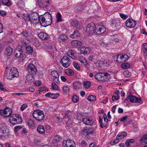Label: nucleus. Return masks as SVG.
<instances>
[{"mask_svg":"<svg viewBox=\"0 0 147 147\" xmlns=\"http://www.w3.org/2000/svg\"><path fill=\"white\" fill-rule=\"evenodd\" d=\"M9 122L12 125H15L16 124L20 123L22 122L21 118L18 115H12L11 116L8 120Z\"/></svg>","mask_w":147,"mask_h":147,"instance_id":"f257e3e1","label":"nucleus"},{"mask_svg":"<svg viewBox=\"0 0 147 147\" xmlns=\"http://www.w3.org/2000/svg\"><path fill=\"white\" fill-rule=\"evenodd\" d=\"M7 79L10 80H13L14 78H17L19 76V72L16 68L13 67L10 70L9 72L7 74Z\"/></svg>","mask_w":147,"mask_h":147,"instance_id":"f03ea898","label":"nucleus"},{"mask_svg":"<svg viewBox=\"0 0 147 147\" xmlns=\"http://www.w3.org/2000/svg\"><path fill=\"white\" fill-rule=\"evenodd\" d=\"M8 130L5 125H3L0 128V139H5L9 136Z\"/></svg>","mask_w":147,"mask_h":147,"instance_id":"7ed1b4c3","label":"nucleus"},{"mask_svg":"<svg viewBox=\"0 0 147 147\" xmlns=\"http://www.w3.org/2000/svg\"><path fill=\"white\" fill-rule=\"evenodd\" d=\"M33 117L38 121L42 120L44 118L43 112L39 110H35L32 113Z\"/></svg>","mask_w":147,"mask_h":147,"instance_id":"20e7f679","label":"nucleus"},{"mask_svg":"<svg viewBox=\"0 0 147 147\" xmlns=\"http://www.w3.org/2000/svg\"><path fill=\"white\" fill-rule=\"evenodd\" d=\"M86 32L88 34H93L96 32L95 24L93 23L89 24L87 26Z\"/></svg>","mask_w":147,"mask_h":147,"instance_id":"39448f33","label":"nucleus"},{"mask_svg":"<svg viewBox=\"0 0 147 147\" xmlns=\"http://www.w3.org/2000/svg\"><path fill=\"white\" fill-rule=\"evenodd\" d=\"M12 113L11 109L9 107H6L4 110H0V114L6 117L10 116Z\"/></svg>","mask_w":147,"mask_h":147,"instance_id":"423d86ee","label":"nucleus"},{"mask_svg":"<svg viewBox=\"0 0 147 147\" xmlns=\"http://www.w3.org/2000/svg\"><path fill=\"white\" fill-rule=\"evenodd\" d=\"M129 99L130 102H131L139 103L140 104L142 103V101L140 98H138L135 96H127L126 100Z\"/></svg>","mask_w":147,"mask_h":147,"instance_id":"0eeeda50","label":"nucleus"},{"mask_svg":"<svg viewBox=\"0 0 147 147\" xmlns=\"http://www.w3.org/2000/svg\"><path fill=\"white\" fill-rule=\"evenodd\" d=\"M63 145L64 147H75V142L71 140H67L63 142Z\"/></svg>","mask_w":147,"mask_h":147,"instance_id":"6e6552de","label":"nucleus"},{"mask_svg":"<svg viewBox=\"0 0 147 147\" xmlns=\"http://www.w3.org/2000/svg\"><path fill=\"white\" fill-rule=\"evenodd\" d=\"M46 20V25H44L45 26H48L50 25L52 23V18L51 14L48 12H46L44 14Z\"/></svg>","mask_w":147,"mask_h":147,"instance_id":"1a4fd4ad","label":"nucleus"},{"mask_svg":"<svg viewBox=\"0 0 147 147\" xmlns=\"http://www.w3.org/2000/svg\"><path fill=\"white\" fill-rule=\"evenodd\" d=\"M136 24V22L131 19H127L125 25L126 27L129 28H134Z\"/></svg>","mask_w":147,"mask_h":147,"instance_id":"9d476101","label":"nucleus"},{"mask_svg":"<svg viewBox=\"0 0 147 147\" xmlns=\"http://www.w3.org/2000/svg\"><path fill=\"white\" fill-rule=\"evenodd\" d=\"M49 4V0H38L37 5L40 7L44 8L48 6Z\"/></svg>","mask_w":147,"mask_h":147,"instance_id":"9b49d317","label":"nucleus"},{"mask_svg":"<svg viewBox=\"0 0 147 147\" xmlns=\"http://www.w3.org/2000/svg\"><path fill=\"white\" fill-rule=\"evenodd\" d=\"M22 46L21 45H19L16 48L14 51L15 56L16 57H19L22 55L23 53L22 50Z\"/></svg>","mask_w":147,"mask_h":147,"instance_id":"f8f14e48","label":"nucleus"},{"mask_svg":"<svg viewBox=\"0 0 147 147\" xmlns=\"http://www.w3.org/2000/svg\"><path fill=\"white\" fill-rule=\"evenodd\" d=\"M51 75L53 77V80L56 83L59 82V74L58 72L56 71H53L51 72Z\"/></svg>","mask_w":147,"mask_h":147,"instance_id":"ddd939ff","label":"nucleus"},{"mask_svg":"<svg viewBox=\"0 0 147 147\" xmlns=\"http://www.w3.org/2000/svg\"><path fill=\"white\" fill-rule=\"evenodd\" d=\"M94 130V129L92 127H85L83 128L82 130V132L84 135L88 136L90 134H92Z\"/></svg>","mask_w":147,"mask_h":147,"instance_id":"4468645a","label":"nucleus"},{"mask_svg":"<svg viewBox=\"0 0 147 147\" xmlns=\"http://www.w3.org/2000/svg\"><path fill=\"white\" fill-rule=\"evenodd\" d=\"M27 68L28 72H31L33 74H36L37 70L34 65H28Z\"/></svg>","mask_w":147,"mask_h":147,"instance_id":"2eb2a0df","label":"nucleus"},{"mask_svg":"<svg viewBox=\"0 0 147 147\" xmlns=\"http://www.w3.org/2000/svg\"><path fill=\"white\" fill-rule=\"evenodd\" d=\"M61 62L63 64H70L71 63V61L70 60L69 58L67 56H64L61 59Z\"/></svg>","mask_w":147,"mask_h":147,"instance_id":"dca6fc26","label":"nucleus"},{"mask_svg":"<svg viewBox=\"0 0 147 147\" xmlns=\"http://www.w3.org/2000/svg\"><path fill=\"white\" fill-rule=\"evenodd\" d=\"M31 22H33L34 21L37 20L39 17V15L36 12H33L31 13L30 14Z\"/></svg>","mask_w":147,"mask_h":147,"instance_id":"f3484780","label":"nucleus"},{"mask_svg":"<svg viewBox=\"0 0 147 147\" xmlns=\"http://www.w3.org/2000/svg\"><path fill=\"white\" fill-rule=\"evenodd\" d=\"M82 121L85 124L89 125H92L93 123L92 120L88 117L84 118L82 119Z\"/></svg>","mask_w":147,"mask_h":147,"instance_id":"a211bd4d","label":"nucleus"},{"mask_svg":"<svg viewBox=\"0 0 147 147\" xmlns=\"http://www.w3.org/2000/svg\"><path fill=\"white\" fill-rule=\"evenodd\" d=\"M141 53H142L144 57L147 56V43H144L141 48Z\"/></svg>","mask_w":147,"mask_h":147,"instance_id":"6ab92c4d","label":"nucleus"},{"mask_svg":"<svg viewBox=\"0 0 147 147\" xmlns=\"http://www.w3.org/2000/svg\"><path fill=\"white\" fill-rule=\"evenodd\" d=\"M94 77L98 81H104L105 80V78L102 73H98L96 74Z\"/></svg>","mask_w":147,"mask_h":147,"instance_id":"aec40b11","label":"nucleus"},{"mask_svg":"<svg viewBox=\"0 0 147 147\" xmlns=\"http://www.w3.org/2000/svg\"><path fill=\"white\" fill-rule=\"evenodd\" d=\"M38 36L42 39L47 40L48 39L49 36L47 34L43 32H40L38 34Z\"/></svg>","mask_w":147,"mask_h":147,"instance_id":"412c9836","label":"nucleus"},{"mask_svg":"<svg viewBox=\"0 0 147 147\" xmlns=\"http://www.w3.org/2000/svg\"><path fill=\"white\" fill-rule=\"evenodd\" d=\"M38 20L40 21V23L42 26L44 27L47 26H44V25H46V23H45V22L46 20L45 16H44L42 15H40Z\"/></svg>","mask_w":147,"mask_h":147,"instance_id":"4be33fe9","label":"nucleus"},{"mask_svg":"<svg viewBox=\"0 0 147 147\" xmlns=\"http://www.w3.org/2000/svg\"><path fill=\"white\" fill-rule=\"evenodd\" d=\"M106 31V28L103 26H101L98 27V29L97 28L96 34H102L105 32Z\"/></svg>","mask_w":147,"mask_h":147,"instance_id":"5701e85b","label":"nucleus"},{"mask_svg":"<svg viewBox=\"0 0 147 147\" xmlns=\"http://www.w3.org/2000/svg\"><path fill=\"white\" fill-rule=\"evenodd\" d=\"M90 48L89 47H83L80 49V53L82 54H86L90 52Z\"/></svg>","mask_w":147,"mask_h":147,"instance_id":"b1692460","label":"nucleus"},{"mask_svg":"<svg viewBox=\"0 0 147 147\" xmlns=\"http://www.w3.org/2000/svg\"><path fill=\"white\" fill-rule=\"evenodd\" d=\"M67 55L74 59H75L77 58V57L76 55V54L74 53V51L71 50H68Z\"/></svg>","mask_w":147,"mask_h":147,"instance_id":"393cba45","label":"nucleus"},{"mask_svg":"<svg viewBox=\"0 0 147 147\" xmlns=\"http://www.w3.org/2000/svg\"><path fill=\"white\" fill-rule=\"evenodd\" d=\"M80 36V33L79 31L75 30L73 33L70 35V37L72 38H78Z\"/></svg>","mask_w":147,"mask_h":147,"instance_id":"a878e982","label":"nucleus"},{"mask_svg":"<svg viewBox=\"0 0 147 147\" xmlns=\"http://www.w3.org/2000/svg\"><path fill=\"white\" fill-rule=\"evenodd\" d=\"M13 49L11 47H7L5 50V55L10 56L12 54Z\"/></svg>","mask_w":147,"mask_h":147,"instance_id":"bb28decb","label":"nucleus"},{"mask_svg":"<svg viewBox=\"0 0 147 147\" xmlns=\"http://www.w3.org/2000/svg\"><path fill=\"white\" fill-rule=\"evenodd\" d=\"M71 45L74 47H76L78 46H80L82 45V42L79 40H73L71 42Z\"/></svg>","mask_w":147,"mask_h":147,"instance_id":"cd10ccee","label":"nucleus"},{"mask_svg":"<svg viewBox=\"0 0 147 147\" xmlns=\"http://www.w3.org/2000/svg\"><path fill=\"white\" fill-rule=\"evenodd\" d=\"M123 57H122V63L121 64H129L128 63H124L125 62L127 61L129 58V57L127 55L125 54H123Z\"/></svg>","mask_w":147,"mask_h":147,"instance_id":"c85d7f7f","label":"nucleus"},{"mask_svg":"<svg viewBox=\"0 0 147 147\" xmlns=\"http://www.w3.org/2000/svg\"><path fill=\"white\" fill-rule=\"evenodd\" d=\"M127 136V133L125 131H123L121 135L118 134L116 137V139L117 140L122 139L125 138Z\"/></svg>","mask_w":147,"mask_h":147,"instance_id":"c756f323","label":"nucleus"},{"mask_svg":"<svg viewBox=\"0 0 147 147\" xmlns=\"http://www.w3.org/2000/svg\"><path fill=\"white\" fill-rule=\"evenodd\" d=\"M37 131L40 134H44L45 133L44 127L42 125H38L37 129Z\"/></svg>","mask_w":147,"mask_h":147,"instance_id":"7c9ffc66","label":"nucleus"},{"mask_svg":"<svg viewBox=\"0 0 147 147\" xmlns=\"http://www.w3.org/2000/svg\"><path fill=\"white\" fill-rule=\"evenodd\" d=\"M26 0H19L18 2L17 5L20 8L23 7H24Z\"/></svg>","mask_w":147,"mask_h":147,"instance_id":"2f4dec72","label":"nucleus"},{"mask_svg":"<svg viewBox=\"0 0 147 147\" xmlns=\"http://www.w3.org/2000/svg\"><path fill=\"white\" fill-rule=\"evenodd\" d=\"M26 79L28 81L32 82L34 80V76L31 74H28L26 76Z\"/></svg>","mask_w":147,"mask_h":147,"instance_id":"473e14b6","label":"nucleus"},{"mask_svg":"<svg viewBox=\"0 0 147 147\" xmlns=\"http://www.w3.org/2000/svg\"><path fill=\"white\" fill-rule=\"evenodd\" d=\"M30 15L28 14H23L22 15V17L24 18L25 21H30L31 22Z\"/></svg>","mask_w":147,"mask_h":147,"instance_id":"72a5a7b5","label":"nucleus"},{"mask_svg":"<svg viewBox=\"0 0 147 147\" xmlns=\"http://www.w3.org/2000/svg\"><path fill=\"white\" fill-rule=\"evenodd\" d=\"M26 53L28 54L31 53L33 51V48L31 46H27L26 47Z\"/></svg>","mask_w":147,"mask_h":147,"instance_id":"f704fd0d","label":"nucleus"},{"mask_svg":"<svg viewBox=\"0 0 147 147\" xmlns=\"http://www.w3.org/2000/svg\"><path fill=\"white\" fill-rule=\"evenodd\" d=\"M65 73L67 75L69 76H72L74 74V71L71 69H66L65 70Z\"/></svg>","mask_w":147,"mask_h":147,"instance_id":"c9c22d12","label":"nucleus"},{"mask_svg":"<svg viewBox=\"0 0 147 147\" xmlns=\"http://www.w3.org/2000/svg\"><path fill=\"white\" fill-rule=\"evenodd\" d=\"M62 16L61 14L59 13L58 12L57 13L56 15V18H57V22H61L62 21Z\"/></svg>","mask_w":147,"mask_h":147,"instance_id":"e433bc0d","label":"nucleus"},{"mask_svg":"<svg viewBox=\"0 0 147 147\" xmlns=\"http://www.w3.org/2000/svg\"><path fill=\"white\" fill-rule=\"evenodd\" d=\"M2 2L3 5L8 6L11 5V3L9 0H2Z\"/></svg>","mask_w":147,"mask_h":147,"instance_id":"4c0bfd02","label":"nucleus"},{"mask_svg":"<svg viewBox=\"0 0 147 147\" xmlns=\"http://www.w3.org/2000/svg\"><path fill=\"white\" fill-rule=\"evenodd\" d=\"M28 125L30 126V127L32 129H33L35 127V124L34 122L32 119H29L28 122Z\"/></svg>","mask_w":147,"mask_h":147,"instance_id":"58836bf2","label":"nucleus"},{"mask_svg":"<svg viewBox=\"0 0 147 147\" xmlns=\"http://www.w3.org/2000/svg\"><path fill=\"white\" fill-rule=\"evenodd\" d=\"M88 101L90 102L94 101L96 100V97L95 96L93 95H90L88 96Z\"/></svg>","mask_w":147,"mask_h":147,"instance_id":"ea45409f","label":"nucleus"},{"mask_svg":"<svg viewBox=\"0 0 147 147\" xmlns=\"http://www.w3.org/2000/svg\"><path fill=\"white\" fill-rule=\"evenodd\" d=\"M62 140V138L59 135H56L54 136L53 140L55 142H59Z\"/></svg>","mask_w":147,"mask_h":147,"instance_id":"a19ab883","label":"nucleus"},{"mask_svg":"<svg viewBox=\"0 0 147 147\" xmlns=\"http://www.w3.org/2000/svg\"><path fill=\"white\" fill-rule=\"evenodd\" d=\"M140 142L142 143H147V135L144 136L141 139Z\"/></svg>","mask_w":147,"mask_h":147,"instance_id":"79ce46f5","label":"nucleus"},{"mask_svg":"<svg viewBox=\"0 0 147 147\" xmlns=\"http://www.w3.org/2000/svg\"><path fill=\"white\" fill-rule=\"evenodd\" d=\"M122 57H123V54L118 55L116 57V61L118 63H121Z\"/></svg>","mask_w":147,"mask_h":147,"instance_id":"37998d69","label":"nucleus"},{"mask_svg":"<svg viewBox=\"0 0 147 147\" xmlns=\"http://www.w3.org/2000/svg\"><path fill=\"white\" fill-rule=\"evenodd\" d=\"M79 100V97L76 95H74L72 97V101L76 103L78 102Z\"/></svg>","mask_w":147,"mask_h":147,"instance_id":"c03bdc74","label":"nucleus"},{"mask_svg":"<svg viewBox=\"0 0 147 147\" xmlns=\"http://www.w3.org/2000/svg\"><path fill=\"white\" fill-rule=\"evenodd\" d=\"M79 143L82 146L86 147L87 145V143L86 141L83 140H79Z\"/></svg>","mask_w":147,"mask_h":147,"instance_id":"a18cd8bd","label":"nucleus"},{"mask_svg":"<svg viewBox=\"0 0 147 147\" xmlns=\"http://www.w3.org/2000/svg\"><path fill=\"white\" fill-rule=\"evenodd\" d=\"M68 114V113L65 114L64 117V118L67 119L68 118V121H67L66 123L67 124H69V125L70 124H71V120L70 118H69V116Z\"/></svg>","mask_w":147,"mask_h":147,"instance_id":"49530a36","label":"nucleus"},{"mask_svg":"<svg viewBox=\"0 0 147 147\" xmlns=\"http://www.w3.org/2000/svg\"><path fill=\"white\" fill-rule=\"evenodd\" d=\"M59 38L63 41H65L67 39V37L65 35L62 34L60 36Z\"/></svg>","mask_w":147,"mask_h":147,"instance_id":"de8ad7c7","label":"nucleus"},{"mask_svg":"<svg viewBox=\"0 0 147 147\" xmlns=\"http://www.w3.org/2000/svg\"><path fill=\"white\" fill-rule=\"evenodd\" d=\"M91 83L88 81L85 82L83 83L84 86L86 88H88L91 86Z\"/></svg>","mask_w":147,"mask_h":147,"instance_id":"09e8293b","label":"nucleus"},{"mask_svg":"<svg viewBox=\"0 0 147 147\" xmlns=\"http://www.w3.org/2000/svg\"><path fill=\"white\" fill-rule=\"evenodd\" d=\"M103 75H104V77L105 78H106L107 80L110 79L111 77L110 74L107 72L102 73Z\"/></svg>","mask_w":147,"mask_h":147,"instance_id":"8fccbe9b","label":"nucleus"},{"mask_svg":"<svg viewBox=\"0 0 147 147\" xmlns=\"http://www.w3.org/2000/svg\"><path fill=\"white\" fill-rule=\"evenodd\" d=\"M72 26L75 27H77L79 25V22L77 20H74L71 24Z\"/></svg>","mask_w":147,"mask_h":147,"instance_id":"3c124183","label":"nucleus"},{"mask_svg":"<svg viewBox=\"0 0 147 147\" xmlns=\"http://www.w3.org/2000/svg\"><path fill=\"white\" fill-rule=\"evenodd\" d=\"M63 90L64 92L67 93L69 92V89L68 87L65 86L63 87Z\"/></svg>","mask_w":147,"mask_h":147,"instance_id":"603ef678","label":"nucleus"},{"mask_svg":"<svg viewBox=\"0 0 147 147\" xmlns=\"http://www.w3.org/2000/svg\"><path fill=\"white\" fill-rule=\"evenodd\" d=\"M52 88L53 90H57L58 89V86L55 83H51Z\"/></svg>","mask_w":147,"mask_h":147,"instance_id":"864d4df0","label":"nucleus"},{"mask_svg":"<svg viewBox=\"0 0 147 147\" xmlns=\"http://www.w3.org/2000/svg\"><path fill=\"white\" fill-rule=\"evenodd\" d=\"M99 120L100 125V127L102 128H104L105 127V125L102 123V119L100 117H99Z\"/></svg>","mask_w":147,"mask_h":147,"instance_id":"5fc2aeb1","label":"nucleus"},{"mask_svg":"<svg viewBox=\"0 0 147 147\" xmlns=\"http://www.w3.org/2000/svg\"><path fill=\"white\" fill-rule=\"evenodd\" d=\"M120 17L123 19L125 20L128 17V16L125 15L123 13H121L120 14Z\"/></svg>","mask_w":147,"mask_h":147,"instance_id":"6e6d98bb","label":"nucleus"},{"mask_svg":"<svg viewBox=\"0 0 147 147\" xmlns=\"http://www.w3.org/2000/svg\"><path fill=\"white\" fill-rule=\"evenodd\" d=\"M59 94H53L51 93V98L53 99H55L59 96Z\"/></svg>","mask_w":147,"mask_h":147,"instance_id":"4d7b16f0","label":"nucleus"},{"mask_svg":"<svg viewBox=\"0 0 147 147\" xmlns=\"http://www.w3.org/2000/svg\"><path fill=\"white\" fill-rule=\"evenodd\" d=\"M96 68L99 71H101L104 69V68L102 67V65H98L96 66Z\"/></svg>","mask_w":147,"mask_h":147,"instance_id":"13d9d810","label":"nucleus"},{"mask_svg":"<svg viewBox=\"0 0 147 147\" xmlns=\"http://www.w3.org/2000/svg\"><path fill=\"white\" fill-rule=\"evenodd\" d=\"M119 99V96L117 94H114L112 97V99L113 100H117Z\"/></svg>","mask_w":147,"mask_h":147,"instance_id":"bf43d9fd","label":"nucleus"},{"mask_svg":"<svg viewBox=\"0 0 147 147\" xmlns=\"http://www.w3.org/2000/svg\"><path fill=\"white\" fill-rule=\"evenodd\" d=\"M36 60L32 58L29 59L28 62H30L29 64H33L34 63H36L35 62Z\"/></svg>","mask_w":147,"mask_h":147,"instance_id":"052dcab7","label":"nucleus"},{"mask_svg":"<svg viewBox=\"0 0 147 147\" xmlns=\"http://www.w3.org/2000/svg\"><path fill=\"white\" fill-rule=\"evenodd\" d=\"M121 67L123 69H127L130 67V65H121Z\"/></svg>","mask_w":147,"mask_h":147,"instance_id":"680f3d73","label":"nucleus"},{"mask_svg":"<svg viewBox=\"0 0 147 147\" xmlns=\"http://www.w3.org/2000/svg\"><path fill=\"white\" fill-rule=\"evenodd\" d=\"M22 33V35L25 37H27L29 36L28 34L26 31L23 32Z\"/></svg>","mask_w":147,"mask_h":147,"instance_id":"e2e57ef3","label":"nucleus"},{"mask_svg":"<svg viewBox=\"0 0 147 147\" xmlns=\"http://www.w3.org/2000/svg\"><path fill=\"white\" fill-rule=\"evenodd\" d=\"M0 89L1 91L3 92H4L6 91V89L4 88L3 85L1 82H0Z\"/></svg>","mask_w":147,"mask_h":147,"instance_id":"0e129e2a","label":"nucleus"},{"mask_svg":"<svg viewBox=\"0 0 147 147\" xmlns=\"http://www.w3.org/2000/svg\"><path fill=\"white\" fill-rule=\"evenodd\" d=\"M74 67L78 70L80 71L81 70H82L79 65H74Z\"/></svg>","mask_w":147,"mask_h":147,"instance_id":"69168bd1","label":"nucleus"},{"mask_svg":"<svg viewBox=\"0 0 147 147\" xmlns=\"http://www.w3.org/2000/svg\"><path fill=\"white\" fill-rule=\"evenodd\" d=\"M6 13L4 11L0 10V15L3 17L5 16L6 15Z\"/></svg>","mask_w":147,"mask_h":147,"instance_id":"338daca9","label":"nucleus"},{"mask_svg":"<svg viewBox=\"0 0 147 147\" xmlns=\"http://www.w3.org/2000/svg\"><path fill=\"white\" fill-rule=\"evenodd\" d=\"M123 74L124 75L127 77L129 76H130V73L128 71H125L124 72Z\"/></svg>","mask_w":147,"mask_h":147,"instance_id":"774afa93","label":"nucleus"}]
</instances>
